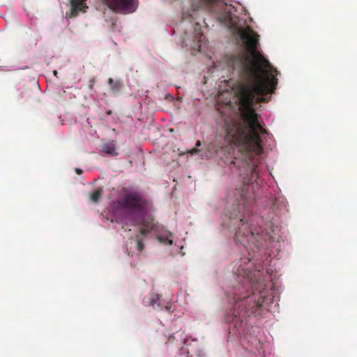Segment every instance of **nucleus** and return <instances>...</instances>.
<instances>
[{"label":"nucleus","mask_w":357,"mask_h":357,"mask_svg":"<svg viewBox=\"0 0 357 357\" xmlns=\"http://www.w3.org/2000/svg\"><path fill=\"white\" fill-rule=\"evenodd\" d=\"M176 317V314L174 315V317ZM172 320H174V318H172Z\"/></svg>","instance_id":"9b49d317"},{"label":"nucleus","mask_w":357,"mask_h":357,"mask_svg":"<svg viewBox=\"0 0 357 357\" xmlns=\"http://www.w3.org/2000/svg\"><path fill=\"white\" fill-rule=\"evenodd\" d=\"M102 151L107 155L114 156L117 155L116 146L113 141L108 142L102 145Z\"/></svg>","instance_id":"39448f33"},{"label":"nucleus","mask_w":357,"mask_h":357,"mask_svg":"<svg viewBox=\"0 0 357 357\" xmlns=\"http://www.w3.org/2000/svg\"><path fill=\"white\" fill-rule=\"evenodd\" d=\"M109 8L121 14L134 13L138 7V0H102Z\"/></svg>","instance_id":"7ed1b4c3"},{"label":"nucleus","mask_w":357,"mask_h":357,"mask_svg":"<svg viewBox=\"0 0 357 357\" xmlns=\"http://www.w3.org/2000/svg\"><path fill=\"white\" fill-rule=\"evenodd\" d=\"M53 73H54V75L55 76H56V75H57V71H56V70H54Z\"/></svg>","instance_id":"9d476101"},{"label":"nucleus","mask_w":357,"mask_h":357,"mask_svg":"<svg viewBox=\"0 0 357 357\" xmlns=\"http://www.w3.org/2000/svg\"><path fill=\"white\" fill-rule=\"evenodd\" d=\"M142 303L145 306H151L153 309L161 310L169 314L173 313L176 310L175 303L166 301H161L159 299L158 294L152 291L144 296Z\"/></svg>","instance_id":"f03ea898"},{"label":"nucleus","mask_w":357,"mask_h":357,"mask_svg":"<svg viewBox=\"0 0 357 357\" xmlns=\"http://www.w3.org/2000/svg\"><path fill=\"white\" fill-rule=\"evenodd\" d=\"M109 84L114 91L119 90L121 86V84L119 81L114 82L112 79H109Z\"/></svg>","instance_id":"0eeeda50"},{"label":"nucleus","mask_w":357,"mask_h":357,"mask_svg":"<svg viewBox=\"0 0 357 357\" xmlns=\"http://www.w3.org/2000/svg\"><path fill=\"white\" fill-rule=\"evenodd\" d=\"M70 11L67 13V17H75L79 12L84 13L88 8L86 0H70Z\"/></svg>","instance_id":"20e7f679"},{"label":"nucleus","mask_w":357,"mask_h":357,"mask_svg":"<svg viewBox=\"0 0 357 357\" xmlns=\"http://www.w3.org/2000/svg\"><path fill=\"white\" fill-rule=\"evenodd\" d=\"M101 195H102V190L101 189L96 190L92 193V195L91 196V199L93 202H97L98 201V199H100V197H101Z\"/></svg>","instance_id":"423d86ee"},{"label":"nucleus","mask_w":357,"mask_h":357,"mask_svg":"<svg viewBox=\"0 0 357 357\" xmlns=\"http://www.w3.org/2000/svg\"><path fill=\"white\" fill-rule=\"evenodd\" d=\"M151 202L137 192L123 190L116 200L111 202L102 213L103 218L122 225L127 238L124 245L129 255L139 254L144 248L143 237L152 232L164 245H171L174 238L171 232L152 219Z\"/></svg>","instance_id":"f257e3e1"},{"label":"nucleus","mask_w":357,"mask_h":357,"mask_svg":"<svg viewBox=\"0 0 357 357\" xmlns=\"http://www.w3.org/2000/svg\"><path fill=\"white\" fill-rule=\"evenodd\" d=\"M165 335L167 337H168V339H167L168 343H172V342L175 340V337L170 335V334H166Z\"/></svg>","instance_id":"6e6552de"},{"label":"nucleus","mask_w":357,"mask_h":357,"mask_svg":"<svg viewBox=\"0 0 357 357\" xmlns=\"http://www.w3.org/2000/svg\"><path fill=\"white\" fill-rule=\"evenodd\" d=\"M76 172H77L78 174H81L82 170H81V169H76Z\"/></svg>","instance_id":"1a4fd4ad"}]
</instances>
